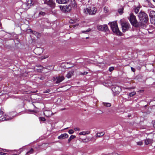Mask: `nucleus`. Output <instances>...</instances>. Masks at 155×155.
I'll return each mask as SVG.
<instances>
[{"instance_id": "obj_1", "label": "nucleus", "mask_w": 155, "mask_h": 155, "mask_svg": "<svg viewBox=\"0 0 155 155\" xmlns=\"http://www.w3.org/2000/svg\"><path fill=\"white\" fill-rule=\"evenodd\" d=\"M138 17L142 23H146L148 20L147 15L143 12L140 11L138 15Z\"/></svg>"}, {"instance_id": "obj_48", "label": "nucleus", "mask_w": 155, "mask_h": 155, "mask_svg": "<svg viewBox=\"0 0 155 155\" xmlns=\"http://www.w3.org/2000/svg\"><path fill=\"white\" fill-rule=\"evenodd\" d=\"M78 24H76L73 25V26L74 28L75 27H76L77 26H78Z\"/></svg>"}, {"instance_id": "obj_27", "label": "nucleus", "mask_w": 155, "mask_h": 155, "mask_svg": "<svg viewBox=\"0 0 155 155\" xmlns=\"http://www.w3.org/2000/svg\"><path fill=\"white\" fill-rule=\"evenodd\" d=\"M136 94V92L135 91H133V92H131L129 94V96L130 97H133Z\"/></svg>"}, {"instance_id": "obj_41", "label": "nucleus", "mask_w": 155, "mask_h": 155, "mask_svg": "<svg viewBox=\"0 0 155 155\" xmlns=\"http://www.w3.org/2000/svg\"><path fill=\"white\" fill-rule=\"evenodd\" d=\"M50 92V90L49 89H47L43 92L44 93H49Z\"/></svg>"}, {"instance_id": "obj_5", "label": "nucleus", "mask_w": 155, "mask_h": 155, "mask_svg": "<svg viewBox=\"0 0 155 155\" xmlns=\"http://www.w3.org/2000/svg\"><path fill=\"white\" fill-rule=\"evenodd\" d=\"M122 30L123 32H125L128 31L130 28V25L129 23L126 21H122L121 23Z\"/></svg>"}, {"instance_id": "obj_11", "label": "nucleus", "mask_w": 155, "mask_h": 155, "mask_svg": "<svg viewBox=\"0 0 155 155\" xmlns=\"http://www.w3.org/2000/svg\"><path fill=\"white\" fill-rule=\"evenodd\" d=\"M68 2L70 3L69 5L72 8L77 7V4L75 0H68Z\"/></svg>"}, {"instance_id": "obj_12", "label": "nucleus", "mask_w": 155, "mask_h": 155, "mask_svg": "<svg viewBox=\"0 0 155 155\" xmlns=\"http://www.w3.org/2000/svg\"><path fill=\"white\" fill-rule=\"evenodd\" d=\"M68 135L66 133L61 134V135L59 136L58 138L59 139H63L68 138Z\"/></svg>"}, {"instance_id": "obj_20", "label": "nucleus", "mask_w": 155, "mask_h": 155, "mask_svg": "<svg viewBox=\"0 0 155 155\" xmlns=\"http://www.w3.org/2000/svg\"><path fill=\"white\" fill-rule=\"evenodd\" d=\"M124 8L123 7H121L118 10V12L120 15H122L123 13Z\"/></svg>"}, {"instance_id": "obj_40", "label": "nucleus", "mask_w": 155, "mask_h": 155, "mask_svg": "<svg viewBox=\"0 0 155 155\" xmlns=\"http://www.w3.org/2000/svg\"><path fill=\"white\" fill-rule=\"evenodd\" d=\"M40 119L41 120L43 121H45L46 120L45 118L44 117H40Z\"/></svg>"}, {"instance_id": "obj_38", "label": "nucleus", "mask_w": 155, "mask_h": 155, "mask_svg": "<svg viewBox=\"0 0 155 155\" xmlns=\"http://www.w3.org/2000/svg\"><path fill=\"white\" fill-rule=\"evenodd\" d=\"M76 137V136L74 135H71L69 137L71 140L74 139Z\"/></svg>"}, {"instance_id": "obj_22", "label": "nucleus", "mask_w": 155, "mask_h": 155, "mask_svg": "<svg viewBox=\"0 0 155 155\" xmlns=\"http://www.w3.org/2000/svg\"><path fill=\"white\" fill-rule=\"evenodd\" d=\"M103 31H107L108 30V26L107 25H103Z\"/></svg>"}, {"instance_id": "obj_19", "label": "nucleus", "mask_w": 155, "mask_h": 155, "mask_svg": "<svg viewBox=\"0 0 155 155\" xmlns=\"http://www.w3.org/2000/svg\"><path fill=\"white\" fill-rule=\"evenodd\" d=\"M26 3L29 6L30 8L31 6L32 5L34 4V3L32 0H28L27 3Z\"/></svg>"}, {"instance_id": "obj_36", "label": "nucleus", "mask_w": 155, "mask_h": 155, "mask_svg": "<svg viewBox=\"0 0 155 155\" xmlns=\"http://www.w3.org/2000/svg\"><path fill=\"white\" fill-rule=\"evenodd\" d=\"M45 12H41L39 13V15L44 16L45 15Z\"/></svg>"}, {"instance_id": "obj_30", "label": "nucleus", "mask_w": 155, "mask_h": 155, "mask_svg": "<svg viewBox=\"0 0 155 155\" xmlns=\"http://www.w3.org/2000/svg\"><path fill=\"white\" fill-rule=\"evenodd\" d=\"M104 105L105 106H106L107 107H110L111 105V104L110 103H104Z\"/></svg>"}, {"instance_id": "obj_29", "label": "nucleus", "mask_w": 155, "mask_h": 155, "mask_svg": "<svg viewBox=\"0 0 155 155\" xmlns=\"http://www.w3.org/2000/svg\"><path fill=\"white\" fill-rule=\"evenodd\" d=\"M142 24H143L142 25H141V27L142 28H147V25L146 24V23H145L146 24H144L145 23H142Z\"/></svg>"}, {"instance_id": "obj_3", "label": "nucleus", "mask_w": 155, "mask_h": 155, "mask_svg": "<svg viewBox=\"0 0 155 155\" xmlns=\"http://www.w3.org/2000/svg\"><path fill=\"white\" fill-rule=\"evenodd\" d=\"M97 11V8L95 7H89L84 9V12L86 14L90 15H94Z\"/></svg>"}, {"instance_id": "obj_4", "label": "nucleus", "mask_w": 155, "mask_h": 155, "mask_svg": "<svg viewBox=\"0 0 155 155\" xmlns=\"http://www.w3.org/2000/svg\"><path fill=\"white\" fill-rule=\"evenodd\" d=\"M129 20L131 24L134 26L137 27V22L136 16L132 13L130 14Z\"/></svg>"}, {"instance_id": "obj_32", "label": "nucleus", "mask_w": 155, "mask_h": 155, "mask_svg": "<svg viewBox=\"0 0 155 155\" xmlns=\"http://www.w3.org/2000/svg\"><path fill=\"white\" fill-rule=\"evenodd\" d=\"M48 55H46L45 56H42L41 57V59H45L46 58H48Z\"/></svg>"}, {"instance_id": "obj_23", "label": "nucleus", "mask_w": 155, "mask_h": 155, "mask_svg": "<svg viewBox=\"0 0 155 155\" xmlns=\"http://www.w3.org/2000/svg\"><path fill=\"white\" fill-rule=\"evenodd\" d=\"M33 34L35 35L37 38H39L40 36V34L39 33L35 31H34L33 32Z\"/></svg>"}, {"instance_id": "obj_17", "label": "nucleus", "mask_w": 155, "mask_h": 155, "mask_svg": "<svg viewBox=\"0 0 155 155\" xmlns=\"http://www.w3.org/2000/svg\"><path fill=\"white\" fill-rule=\"evenodd\" d=\"M74 73L73 71H69L66 75V77L68 78H70L71 77L72 75Z\"/></svg>"}, {"instance_id": "obj_43", "label": "nucleus", "mask_w": 155, "mask_h": 155, "mask_svg": "<svg viewBox=\"0 0 155 155\" xmlns=\"http://www.w3.org/2000/svg\"><path fill=\"white\" fill-rule=\"evenodd\" d=\"M3 111H2L1 110L0 111V117H2V115L3 114Z\"/></svg>"}, {"instance_id": "obj_46", "label": "nucleus", "mask_w": 155, "mask_h": 155, "mask_svg": "<svg viewBox=\"0 0 155 155\" xmlns=\"http://www.w3.org/2000/svg\"><path fill=\"white\" fill-rule=\"evenodd\" d=\"M131 68L132 71H133L134 72L135 71V69L133 67H131Z\"/></svg>"}, {"instance_id": "obj_55", "label": "nucleus", "mask_w": 155, "mask_h": 155, "mask_svg": "<svg viewBox=\"0 0 155 155\" xmlns=\"http://www.w3.org/2000/svg\"><path fill=\"white\" fill-rule=\"evenodd\" d=\"M64 109H62L61 110H64Z\"/></svg>"}, {"instance_id": "obj_7", "label": "nucleus", "mask_w": 155, "mask_h": 155, "mask_svg": "<svg viewBox=\"0 0 155 155\" xmlns=\"http://www.w3.org/2000/svg\"><path fill=\"white\" fill-rule=\"evenodd\" d=\"M150 20L152 23L155 24V11H151L150 13Z\"/></svg>"}, {"instance_id": "obj_6", "label": "nucleus", "mask_w": 155, "mask_h": 155, "mask_svg": "<svg viewBox=\"0 0 155 155\" xmlns=\"http://www.w3.org/2000/svg\"><path fill=\"white\" fill-rule=\"evenodd\" d=\"M72 8L69 5L60 6L61 10L64 12H70Z\"/></svg>"}, {"instance_id": "obj_45", "label": "nucleus", "mask_w": 155, "mask_h": 155, "mask_svg": "<svg viewBox=\"0 0 155 155\" xmlns=\"http://www.w3.org/2000/svg\"><path fill=\"white\" fill-rule=\"evenodd\" d=\"M8 119H6L5 118V117H4V118H2V120H0V121H4L5 120H8Z\"/></svg>"}, {"instance_id": "obj_35", "label": "nucleus", "mask_w": 155, "mask_h": 155, "mask_svg": "<svg viewBox=\"0 0 155 155\" xmlns=\"http://www.w3.org/2000/svg\"><path fill=\"white\" fill-rule=\"evenodd\" d=\"M88 74V72L86 71H84L83 73L80 72V74L81 75H86Z\"/></svg>"}, {"instance_id": "obj_53", "label": "nucleus", "mask_w": 155, "mask_h": 155, "mask_svg": "<svg viewBox=\"0 0 155 155\" xmlns=\"http://www.w3.org/2000/svg\"><path fill=\"white\" fill-rule=\"evenodd\" d=\"M38 50H41V51H42V50H41V49H40V48H39V49H38Z\"/></svg>"}, {"instance_id": "obj_21", "label": "nucleus", "mask_w": 155, "mask_h": 155, "mask_svg": "<svg viewBox=\"0 0 155 155\" xmlns=\"http://www.w3.org/2000/svg\"><path fill=\"white\" fill-rule=\"evenodd\" d=\"M103 25H98L97 26V29L99 31H103Z\"/></svg>"}, {"instance_id": "obj_14", "label": "nucleus", "mask_w": 155, "mask_h": 155, "mask_svg": "<svg viewBox=\"0 0 155 155\" xmlns=\"http://www.w3.org/2000/svg\"><path fill=\"white\" fill-rule=\"evenodd\" d=\"M68 0H56V2L58 4H65L67 3Z\"/></svg>"}, {"instance_id": "obj_33", "label": "nucleus", "mask_w": 155, "mask_h": 155, "mask_svg": "<svg viewBox=\"0 0 155 155\" xmlns=\"http://www.w3.org/2000/svg\"><path fill=\"white\" fill-rule=\"evenodd\" d=\"M91 29L90 28H88L86 31H81L82 33H85L87 32H88L90 31Z\"/></svg>"}, {"instance_id": "obj_56", "label": "nucleus", "mask_w": 155, "mask_h": 155, "mask_svg": "<svg viewBox=\"0 0 155 155\" xmlns=\"http://www.w3.org/2000/svg\"><path fill=\"white\" fill-rule=\"evenodd\" d=\"M88 38V37H87V38H86V39H87V38Z\"/></svg>"}, {"instance_id": "obj_49", "label": "nucleus", "mask_w": 155, "mask_h": 155, "mask_svg": "<svg viewBox=\"0 0 155 155\" xmlns=\"http://www.w3.org/2000/svg\"><path fill=\"white\" fill-rule=\"evenodd\" d=\"M71 140L69 138L68 140V142H70Z\"/></svg>"}, {"instance_id": "obj_52", "label": "nucleus", "mask_w": 155, "mask_h": 155, "mask_svg": "<svg viewBox=\"0 0 155 155\" xmlns=\"http://www.w3.org/2000/svg\"><path fill=\"white\" fill-rule=\"evenodd\" d=\"M153 126L154 128H155V122L153 124Z\"/></svg>"}, {"instance_id": "obj_10", "label": "nucleus", "mask_w": 155, "mask_h": 155, "mask_svg": "<svg viewBox=\"0 0 155 155\" xmlns=\"http://www.w3.org/2000/svg\"><path fill=\"white\" fill-rule=\"evenodd\" d=\"M44 3L49 5L51 8L54 7V3L53 0H49L45 2Z\"/></svg>"}, {"instance_id": "obj_37", "label": "nucleus", "mask_w": 155, "mask_h": 155, "mask_svg": "<svg viewBox=\"0 0 155 155\" xmlns=\"http://www.w3.org/2000/svg\"><path fill=\"white\" fill-rule=\"evenodd\" d=\"M68 133L70 134H72L74 133V131L73 130H70L68 131Z\"/></svg>"}, {"instance_id": "obj_8", "label": "nucleus", "mask_w": 155, "mask_h": 155, "mask_svg": "<svg viewBox=\"0 0 155 155\" xmlns=\"http://www.w3.org/2000/svg\"><path fill=\"white\" fill-rule=\"evenodd\" d=\"M112 91L116 94H119L121 91V88L118 86H116L112 88Z\"/></svg>"}, {"instance_id": "obj_25", "label": "nucleus", "mask_w": 155, "mask_h": 155, "mask_svg": "<svg viewBox=\"0 0 155 155\" xmlns=\"http://www.w3.org/2000/svg\"><path fill=\"white\" fill-rule=\"evenodd\" d=\"M104 134L103 132H101L100 133H97V137H100L102 136H103L104 135Z\"/></svg>"}, {"instance_id": "obj_34", "label": "nucleus", "mask_w": 155, "mask_h": 155, "mask_svg": "<svg viewBox=\"0 0 155 155\" xmlns=\"http://www.w3.org/2000/svg\"><path fill=\"white\" fill-rule=\"evenodd\" d=\"M137 144L138 145L141 146L143 144V142L142 141H140L137 142Z\"/></svg>"}, {"instance_id": "obj_51", "label": "nucleus", "mask_w": 155, "mask_h": 155, "mask_svg": "<svg viewBox=\"0 0 155 155\" xmlns=\"http://www.w3.org/2000/svg\"><path fill=\"white\" fill-rule=\"evenodd\" d=\"M113 155H119L117 153H113Z\"/></svg>"}, {"instance_id": "obj_9", "label": "nucleus", "mask_w": 155, "mask_h": 155, "mask_svg": "<svg viewBox=\"0 0 155 155\" xmlns=\"http://www.w3.org/2000/svg\"><path fill=\"white\" fill-rule=\"evenodd\" d=\"M64 77L63 76H59L57 77L56 78H54L53 81H55L57 80L56 83L57 84L61 82L64 79Z\"/></svg>"}, {"instance_id": "obj_28", "label": "nucleus", "mask_w": 155, "mask_h": 155, "mask_svg": "<svg viewBox=\"0 0 155 155\" xmlns=\"http://www.w3.org/2000/svg\"><path fill=\"white\" fill-rule=\"evenodd\" d=\"M104 11L105 13H107L108 12L109 10L107 7H104Z\"/></svg>"}, {"instance_id": "obj_13", "label": "nucleus", "mask_w": 155, "mask_h": 155, "mask_svg": "<svg viewBox=\"0 0 155 155\" xmlns=\"http://www.w3.org/2000/svg\"><path fill=\"white\" fill-rule=\"evenodd\" d=\"M153 142V140L150 139H147L144 140L145 145H147L152 143Z\"/></svg>"}, {"instance_id": "obj_24", "label": "nucleus", "mask_w": 155, "mask_h": 155, "mask_svg": "<svg viewBox=\"0 0 155 155\" xmlns=\"http://www.w3.org/2000/svg\"><path fill=\"white\" fill-rule=\"evenodd\" d=\"M33 151H34V150H33V149L31 148V149L29 151L27 152L26 154L27 155H28L30 154H31L33 153Z\"/></svg>"}, {"instance_id": "obj_42", "label": "nucleus", "mask_w": 155, "mask_h": 155, "mask_svg": "<svg viewBox=\"0 0 155 155\" xmlns=\"http://www.w3.org/2000/svg\"><path fill=\"white\" fill-rule=\"evenodd\" d=\"M28 32H31L33 34V32H34V31H32V30L31 29H28L27 30Z\"/></svg>"}, {"instance_id": "obj_18", "label": "nucleus", "mask_w": 155, "mask_h": 155, "mask_svg": "<svg viewBox=\"0 0 155 155\" xmlns=\"http://www.w3.org/2000/svg\"><path fill=\"white\" fill-rule=\"evenodd\" d=\"M90 132L89 131H82L80 132L79 133V134L80 135H84L85 134H90Z\"/></svg>"}, {"instance_id": "obj_54", "label": "nucleus", "mask_w": 155, "mask_h": 155, "mask_svg": "<svg viewBox=\"0 0 155 155\" xmlns=\"http://www.w3.org/2000/svg\"><path fill=\"white\" fill-rule=\"evenodd\" d=\"M154 2H155V0H153Z\"/></svg>"}, {"instance_id": "obj_50", "label": "nucleus", "mask_w": 155, "mask_h": 155, "mask_svg": "<svg viewBox=\"0 0 155 155\" xmlns=\"http://www.w3.org/2000/svg\"><path fill=\"white\" fill-rule=\"evenodd\" d=\"M135 88V87H131V88H128L127 89H134Z\"/></svg>"}, {"instance_id": "obj_2", "label": "nucleus", "mask_w": 155, "mask_h": 155, "mask_svg": "<svg viewBox=\"0 0 155 155\" xmlns=\"http://www.w3.org/2000/svg\"><path fill=\"white\" fill-rule=\"evenodd\" d=\"M110 27L113 31L117 35H120L121 33L118 29L117 24L116 22L114 21L111 22Z\"/></svg>"}, {"instance_id": "obj_31", "label": "nucleus", "mask_w": 155, "mask_h": 155, "mask_svg": "<svg viewBox=\"0 0 155 155\" xmlns=\"http://www.w3.org/2000/svg\"><path fill=\"white\" fill-rule=\"evenodd\" d=\"M78 21V20H71L69 21L70 23L73 24L74 23L76 22L77 21Z\"/></svg>"}, {"instance_id": "obj_44", "label": "nucleus", "mask_w": 155, "mask_h": 155, "mask_svg": "<svg viewBox=\"0 0 155 155\" xmlns=\"http://www.w3.org/2000/svg\"><path fill=\"white\" fill-rule=\"evenodd\" d=\"M74 130L76 131H79L80 130V129L78 127H75Z\"/></svg>"}, {"instance_id": "obj_26", "label": "nucleus", "mask_w": 155, "mask_h": 155, "mask_svg": "<svg viewBox=\"0 0 155 155\" xmlns=\"http://www.w3.org/2000/svg\"><path fill=\"white\" fill-rule=\"evenodd\" d=\"M140 10V8L138 7H135L134 9V12H135L136 14H137L138 13Z\"/></svg>"}, {"instance_id": "obj_47", "label": "nucleus", "mask_w": 155, "mask_h": 155, "mask_svg": "<svg viewBox=\"0 0 155 155\" xmlns=\"http://www.w3.org/2000/svg\"><path fill=\"white\" fill-rule=\"evenodd\" d=\"M5 154H6L5 153H4L3 152H0V154H1V155H5Z\"/></svg>"}, {"instance_id": "obj_39", "label": "nucleus", "mask_w": 155, "mask_h": 155, "mask_svg": "<svg viewBox=\"0 0 155 155\" xmlns=\"http://www.w3.org/2000/svg\"><path fill=\"white\" fill-rule=\"evenodd\" d=\"M114 69V68L113 67H110L109 68V71H110L111 72Z\"/></svg>"}, {"instance_id": "obj_16", "label": "nucleus", "mask_w": 155, "mask_h": 155, "mask_svg": "<svg viewBox=\"0 0 155 155\" xmlns=\"http://www.w3.org/2000/svg\"><path fill=\"white\" fill-rule=\"evenodd\" d=\"M51 114V112L50 111H45L44 112V115L47 117H49Z\"/></svg>"}, {"instance_id": "obj_15", "label": "nucleus", "mask_w": 155, "mask_h": 155, "mask_svg": "<svg viewBox=\"0 0 155 155\" xmlns=\"http://www.w3.org/2000/svg\"><path fill=\"white\" fill-rule=\"evenodd\" d=\"M22 7L25 10H28L30 8L29 6L26 3L23 4L22 5Z\"/></svg>"}]
</instances>
